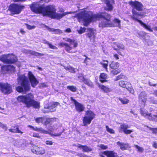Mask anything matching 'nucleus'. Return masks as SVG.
<instances>
[{
    "mask_svg": "<svg viewBox=\"0 0 157 157\" xmlns=\"http://www.w3.org/2000/svg\"><path fill=\"white\" fill-rule=\"evenodd\" d=\"M105 3L107 7V8L105 10L108 11H111L113 9V5L115 4V1L114 0H106L105 1Z\"/></svg>",
    "mask_w": 157,
    "mask_h": 157,
    "instance_id": "5701e85b",
    "label": "nucleus"
},
{
    "mask_svg": "<svg viewBox=\"0 0 157 157\" xmlns=\"http://www.w3.org/2000/svg\"><path fill=\"white\" fill-rule=\"evenodd\" d=\"M62 133V132H61L58 133H55L54 134L52 135V136H59L61 135Z\"/></svg>",
    "mask_w": 157,
    "mask_h": 157,
    "instance_id": "052dcab7",
    "label": "nucleus"
},
{
    "mask_svg": "<svg viewBox=\"0 0 157 157\" xmlns=\"http://www.w3.org/2000/svg\"><path fill=\"white\" fill-rule=\"evenodd\" d=\"M45 119L46 117L44 116L43 117H37L35 119V120L37 123H41L44 125Z\"/></svg>",
    "mask_w": 157,
    "mask_h": 157,
    "instance_id": "473e14b6",
    "label": "nucleus"
},
{
    "mask_svg": "<svg viewBox=\"0 0 157 157\" xmlns=\"http://www.w3.org/2000/svg\"><path fill=\"white\" fill-rule=\"evenodd\" d=\"M117 48L113 47L114 50H116L120 56H124L125 55V47L123 44H118L117 45Z\"/></svg>",
    "mask_w": 157,
    "mask_h": 157,
    "instance_id": "f3484780",
    "label": "nucleus"
},
{
    "mask_svg": "<svg viewBox=\"0 0 157 157\" xmlns=\"http://www.w3.org/2000/svg\"><path fill=\"white\" fill-rule=\"evenodd\" d=\"M25 8L24 5L18 3L11 4L8 7V10L10 12L11 15L19 14Z\"/></svg>",
    "mask_w": 157,
    "mask_h": 157,
    "instance_id": "423d86ee",
    "label": "nucleus"
},
{
    "mask_svg": "<svg viewBox=\"0 0 157 157\" xmlns=\"http://www.w3.org/2000/svg\"><path fill=\"white\" fill-rule=\"evenodd\" d=\"M67 88L73 92H75L77 91V88L76 86H67Z\"/></svg>",
    "mask_w": 157,
    "mask_h": 157,
    "instance_id": "58836bf2",
    "label": "nucleus"
},
{
    "mask_svg": "<svg viewBox=\"0 0 157 157\" xmlns=\"http://www.w3.org/2000/svg\"><path fill=\"white\" fill-rule=\"evenodd\" d=\"M13 128H10L9 131L10 132L12 133H17L22 134L23 132L21 131L19 128V126L17 124H15V126L13 127Z\"/></svg>",
    "mask_w": 157,
    "mask_h": 157,
    "instance_id": "cd10ccee",
    "label": "nucleus"
},
{
    "mask_svg": "<svg viewBox=\"0 0 157 157\" xmlns=\"http://www.w3.org/2000/svg\"><path fill=\"white\" fill-rule=\"evenodd\" d=\"M96 115L92 111L87 110L82 120L83 126H87L90 124L92 121L95 118Z\"/></svg>",
    "mask_w": 157,
    "mask_h": 157,
    "instance_id": "0eeeda50",
    "label": "nucleus"
},
{
    "mask_svg": "<svg viewBox=\"0 0 157 157\" xmlns=\"http://www.w3.org/2000/svg\"><path fill=\"white\" fill-rule=\"evenodd\" d=\"M118 99L122 104L124 105L127 104L129 102V100L127 99L125 97H124L123 98L119 97L118 98Z\"/></svg>",
    "mask_w": 157,
    "mask_h": 157,
    "instance_id": "c9c22d12",
    "label": "nucleus"
},
{
    "mask_svg": "<svg viewBox=\"0 0 157 157\" xmlns=\"http://www.w3.org/2000/svg\"><path fill=\"white\" fill-rule=\"evenodd\" d=\"M113 57L116 60H118L119 59L118 55L116 53L113 54Z\"/></svg>",
    "mask_w": 157,
    "mask_h": 157,
    "instance_id": "bf43d9fd",
    "label": "nucleus"
},
{
    "mask_svg": "<svg viewBox=\"0 0 157 157\" xmlns=\"http://www.w3.org/2000/svg\"><path fill=\"white\" fill-rule=\"evenodd\" d=\"M44 44H47L49 47V48L53 49H57V48L55 46L52 45L48 41H46L44 43Z\"/></svg>",
    "mask_w": 157,
    "mask_h": 157,
    "instance_id": "ea45409f",
    "label": "nucleus"
},
{
    "mask_svg": "<svg viewBox=\"0 0 157 157\" xmlns=\"http://www.w3.org/2000/svg\"><path fill=\"white\" fill-rule=\"evenodd\" d=\"M151 103L154 104H157V100H155L153 98L151 100Z\"/></svg>",
    "mask_w": 157,
    "mask_h": 157,
    "instance_id": "680f3d73",
    "label": "nucleus"
},
{
    "mask_svg": "<svg viewBox=\"0 0 157 157\" xmlns=\"http://www.w3.org/2000/svg\"><path fill=\"white\" fill-rule=\"evenodd\" d=\"M98 86L100 89L101 90L105 93H108L112 91V89L108 86H105L103 84H99Z\"/></svg>",
    "mask_w": 157,
    "mask_h": 157,
    "instance_id": "bb28decb",
    "label": "nucleus"
},
{
    "mask_svg": "<svg viewBox=\"0 0 157 157\" xmlns=\"http://www.w3.org/2000/svg\"><path fill=\"white\" fill-rule=\"evenodd\" d=\"M152 146L155 148H157V143L154 142L152 144Z\"/></svg>",
    "mask_w": 157,
    "mask_h": 157,
    "instance_id": "0e129e2a",
    "label": "nucleus"
},
{
    "mask_svg": "<svg viewBox=\"0 0 157 157\" xmlns=\"http://www.w3.org/2000/svg\"><path fill=\"white\" fill-rule=\"evenodd\" d=\"M66 70L68 71H69L72 72L74 71L75 69L71 66H69L64 67Z\"/></svg>",
    "mask_w": 157,
    "mask_h": 157,
    "instance_id": "a18cd8bd",
    "label": "nucleus"
},
{
    "mask_svg": "<svg viewBox=\"0 0 157 157\" xmlns=\"http://www.w3.org/2000/svg\"><path fill=\"white\" fill-rule=\"evenodd\" d=\"M0 127L4 129L5 131L7 130V127L6 125L3 124L1 122H0Z\"/></svg>",
    "mask_w": 157,
    "mask_h": 157,
    "instance_id": "de8ad7c7",
    "label": "nucleus"
},
{
    "mask_svg": "<svg viewBox=\"0 0 157 157\" xmlns=\"http://www.w3.org/2000/svg\"><path fill=\"white\" fill-rule=\"evenodd\" d=\"M124 75L122 74H121L120 75L117 76L114 79V81H117L121 79H123L124 78Z\"/></svg>",
    "mask_w": 157,
    "mask_h": 157,
    "instance_id": "79ce46f5",
    "label": "nucleus"
},
{
    "mask_svg": "<svg viewBox=\"0 0 157 157\" xmlns=\"http://www.w3.org/2000/svg\"><path fill=\"white\" fill-rule=\"evenodd\" d=\"M118 85L121 87L126 89L131 93H132L134 92L131 84L129 82L121 80L119 82Z\"/></svg>",
    "mask_w": 157,
    "mask_h": 157,
    "instance_id": "9b49d317",
    "label": "nucleus"
},
{
    "mask_svg": "<svg viewBox=\"0 0 157 157\" xmlns=\"http://www.w3.org/2000/svg\"><path fill=\"white\" fill-rule=\"evenodd\" d=\"M140 23L145 29L147 30L150 32L153 31V30L151 28L150 26L147 25L146 24L143 23L142 21H141Z\"/></svg>",
    "mask_w": 157,
    "mask_h": 157,
    "instance_id": "e433bc0d",
    "label": "nucleus"
},
{
    "mask_svg": "<svg viewBox=\"0 0 157 157\" xmlns=\"http://www.w3.org/2000/svg\"><path fill=\"white\" fill-rule=\"evenodd\" d=\"M129 128V126L128 124L125 123L122 124L118 129L119 132L120 133L123 132L126 135L129 134L133 132V130L128 129Z\"/></svg>",
    "mask_w": 157,
    "mask_h": 157,
    "instance_id": "ddd939ff",
    "label": "nucleus"
},
{
    "mask_svg": "<svg viewBox=\"0 0 157 157\" xmlns=\"http://www.w3.org/2000/svg\"><path fill=\"white\" fill-rule=\"evenodd\" d=\"M103 61L106 63H103L102 62H100V64L102 65L103 68H104L106 71H108V66L109 62L108 60H103Z\"/></svg>",
    "mask_w": 157,
    "mask_h": 157,
    "instance_id": "72a5a7b5",
    "label": "nucleus"
},
{
    "mask_svg": "<svg viewBox=\"0 0 157 157\" xmlns=\"http://www.w3.org/2000/svg\"><path fill=\"white\" fill-rule=\"evenodd\" d=\"M29 53L31 55H34L36 56H41L44 55V54L36 52H35L33 51H29Z\"/></svg>",
    "mask_w": 157,
    "mask_h": 157,
    "instance_id": "4c0bfd02",
    "label": "nucleus"
},
{
    "mask_svg": "<svg viewBox=\"0 0 157 157\" xmlns=\"http://www.w3.org/2000/svg\"><path fill=\"white\" fill-rule=\"evenodd\" d=\"M45 144L46 145H52L53 143L52 141L47 140L46 141Z\"/></svg>",
    "mask_w": 157,
    "mask_h": 157,
    "instance_id": "13d9d810",
    "label": "nucleus"
},
{
    "mask_svg": "<svg viewBox=\"0 0 157 157\" xmlns=\"http://www.w3.org/2000/svg\"><path fill=\"white\" fill-rule=\"evenodd\" d=\"M117 145L119 146L120 148L122 150H125L131 148V146L128 143H124L118 141L117 142Z\"/></svg>",
    "mask_w": 157,
    "mask_h": 157,
    "instance_id": "b1692460",
    "label": "nucleus"
},
{
    "mask_svg": "<svg viewBox=\"0 0 157 157\" xmlns=\"http://www.w3.org/2000/svg\"><path fill=\"white\" fill-rule=\"evenodd\" d=\"M111 16L110 14L105 12H101L97 14L90 13L88 12L84 11L78 14L77 18L79 22L82 21L83 25L87 26L92 21L96 20L103 19L99 24V27L102 28L105 27H114L115 25L111 22Z\"/></svg>",
    "mask_w": 157,
    "mask_h": 157,
    "instance_id": "f257e3e1",
    "label": "nucleus"
},
{
    "mask_svg": "<svg viewBox=\"0 0 157 157\" xmlns=\"http://www.w3.org/2000/svg\"><path fill=\"white\" fill-rule=\"evenodd\" d=\"M128 4L133 8L136 9L138 11H142L143 10V5L142 4L138 1H135L134 2L130 1Z\"/></svg>",
    "mask_w": 157,
    "mask_h": 157,
    "instance_id": "2eb2a0df",
    "label": "nucleus"
},
{
    "mask_svg": "<svg viewBox=\"0 0 157 157\" xmlns=\"http://www.w3.org/2000/svg\"><path fill=\"white\" fill-rule=\"evenodd\" d=\"M78 78L79 82H82L83 80H84V79L85 78L84 77L82 74H81L78 76Z\"/></svg>",
    "mask_w": 157,
    "mask_h": 157,
    "instance_id": "8fccbe9b",
    "label": "nucleus"
},
{
    "mask_svg": "<svg viewBox=\"0 0 157 157\" xmlns=\"http://www.w3.org/2000/svg\"><path fill=\"white\" fill-rule=\"evenodd\" d=\"M147 95L145 92L143 91L140 93L138 96V101L140 103L145 105L147 101Z\"/></svg>",
    "mask_w": 157,
    "mask_h": 157,
    "instance_id": "a211bd4d",
    "label": "nucleus"
},
{
    "mask_svg": "<svg viewBox=\"0 0 157 157\" xmlns=\"http://www.w3.org/2000/svg\"><path fill=\"white\" fill-rule=\"evenodd\" d=\"M147 117L150 120L153 121L154 119V118L152 117L151 113H147Z\"/></svg>",
    "mask_w": 157,
    "mask_h": 157,
    "instance_id": "603ef678",
    "label": "nucleus"
},
{
    "mask_svg": "<svg viewBox=\"0 0 157 157\" xmlns=\"http://www.w3.org/2000/svg\"><path fill=\"white\" fill-rule=\"evenodd\" d=\"M154 94L157 97V90H155L154 92Z\"/></svg>",
    "mask_w": 157,
    "mask_h": 157,
    "instance_id": "774afa93",
    "label": "nucleus"
},
{
    "mask_svg": "<svg viewBox=\"0 0 157 157\" xmlns=\"http://www.w3.org/2000/svg\"><path fill=\"white\" fill-rule=\"evenodd\" d=\"M86 30V28L80 27V29L78 30V32L79 34H81L84 33L85 32Z\"/></svg>",
    "mask_w": 157,
    "mask_h": 157,
    "instance_id": "49530a36",
    "label": "nucleus"
},
{
    "mask_svg": "<svg viewBox=\"0 0 157 157\" xmlns=\"http://www.w3.org/2000/svg\"><path fill=\"white\" fill-rule=\"evenodd\" d=\"M56 117L49 118L46 117L44 125H51L54 123L56 122Z\"/></svg>",
    "mask_w": 157,
    "mask_h": 157,
    "instance_id": "c85d7f7f",
    "label": "nucleus"
},
{
    "mask_svg": "<svg viewBox=\"0 0 157 157\" xmlns=\"http://www.w3.org/2000/svg\"><path fill=\"white\" fill-rule=\"evenodd\" d=\"M28 76L32 86L35 87L39 83V81L31 71L28 72Z\"/></svg>",
    "mask_w": 157,
    "mask_h": 157,
    "instance_id": "4468645a",
    "label": "nucleus"
},
{
    "mask_svg": "<svg viewBox=\"0 0 157 157\" xmlns=\"http://www.w3.org/2000/svg\"><path fill=\"white\" fill-rule=\"evenodd\" d=\"M148 113L147 112H145L143 110L141 109H140V113L142 116L144 117H147V113Z\"/></svg>",
    "mask_w": 157,
    "mask_h": 157,
    "instance_id": "5fc2aeb1",
    "label": "nucleus"
},
{
    "mask_svg": "<svg viewBox=\"0 0 157 157\" xmlns=\"http://www.w3.org/2000/svg\"><path fill=\"white\" fill-rule=\"evenodd\" d=\"M113 21L115 24H117V26L120 28L121 27V21L119 19L115 18L113 20Z\"/></svg>",
    "mask_w": 157,
    "mask_h": 157,
    "instance_id": "a19ab883",
    "label": "nucleus"
},
{
    "mask_svg": "<svg viewBox=\"0 0 157 157\" xmlns=\"http://www.w3.org/2000/svg\"><path fill=\"white\" fill-rule=\"evenodd\" d=\"M18 61L17 57L13 54H8L7 64H12L16 63Z\"/></svg>",
    "mask_w": 157,
    "mask_h": 157,
    "instance_id": "aec40b11",
    "label": "nucleus"
},
{
    "mask_svg": "<svg viewBox=\"0 0 157 157\" xmlns=\"http://www.w3.org/2000/svg\"><path fill=\"white\" fill-rule=\"evenodd\" d=\"M27 0H13L14 2H23L26 1Z\"/></svg>",
    "mask_w": 157,
    "mask_h": 157,
    "instance_id": "e2e57ef3",
    "label": "nucleus"
},
{
    "mask_svg": "<svg viewBox=\"0 0 157 157\" xmlns=\"http://www.w3.org/2000/svg\"><path fill=\"white\" fill-rule=\"evenodd\" d=\"M88 32L86 34L87 37L91 41L92 40L94 41L95 40V36L93 29L89 28L87 29Z\"/></svg>",
    "mask_w": 157,
    "mask_h": 157,
    "instance_id": "412c9836",
    "label": "nucleus"
},
{
    "mask_svg": "<svg viewBox=\"0 0 157 157\" xmlns=\"http://www.w3.org/2000/svg\"><path fill=\"white\" fill-rule=\"evenodd\" d=\"M77 147L78 148L82 149L83 152H89L92 151V149L90 147L86 145H82L80 144H78Z\"/></svg>",
    "mask_w": 157,
    "mask_h": 157,
    "instance_id": "c756f323",
    "label": "nucleus"
},
{
    "mask_svg": "<svg viewBox=\"0 0 157 157\" xmlns=\"http://www.w3.org/2000/svg\"><path fill=\"white\" fill-rule=\"evenodd\" d=\"M134 147L137 149V151L141 153H142L144 151V148L140 147L137 145H135Z\"/></svg>",
    "mask_w": 157,
    "mask_h": 157,
    "instance_id": "c03bdc74",
    "label": "nucleus"
},
{
    "mask_svg": "<svg viewBox=\"0 0 157 157\" xmlns=\"http://www.w3.org/2000/svg\"><path fill=\"white\" fill-rule=\"evenodd\" d=\"M82 82H83L86 85L89 86L91 87H93V83L89 79L85 78L84 80H83Z\"/></svg>",
    "mask_w": 157,
    "mask_h": 157,
    "instance_id": "2f4dec72",
    "label": "nucleus"
},
{
    "mask_svg": "<svg viewBox=\"0 0 157 157\" xmlns=\"http://www.w3.org/2000/svg\"><path fill=\"white\" fill-rule=\"evenodd\" d=\"M149 129L152 131V132L154 134H156L157 133V128H148Z\"/></svg>",
    "mask_w": 157,
    "mask_h": 157,
    "instance_id": "09e8293b",
    "label": "nucleus"
},
{
    "mask_svg": "<svg viewBox=\"0 0 157 157\" xmlns=\"http://www.w3.org/2000/svg\"><path fill=\"white\" fill-rule=\"evenodd\" d=\"M65 41L70 43L71 44H73V47L71 46V45L67 43L61 42L58 45L60 47H64L65 50L67 52L69 53H75L76 51H73L72 49L73 48H75L78 46V43L77 41L75 40H72L70 38H67L65 40Z\"/></svg>",
    "mask_w": 157,
    "mask_h": 157,
    "instance_id": "39448f33",
    "label": "nucleus"
},
{
    "mask_svg": "<svg viewBox=\"0 0 157 157\" xmlns=\"http://www.w3.org/2000/svg\"><path fill=\"white\" fill-rule=\"evenodd\" d=\"M109 78L108 75L105 73H101L99 76V81L102 83L107 82Z\"/></svg>",
    "mask_w": 157,
    "mask_h": 157,
    "instance_id": "a878e982",
    "label": "nucleus"
},
{
    "mask_svg": "<svg viewBox=\"0 0 157 157\" xmlns=\"http://www.w3.org/2000/svg\"><path fill=\"white\" fill-rule=\"evenodd\" d=\"M20 31L22 35H24L26 33L22 29H21Z\"/></svg>",
    "mask_w": 157,
    "mask_h": 157,
    "instance_id": "69168bd1",
    "label": "nucleus"
},
{
    "mask_svg": "<svg viewBox=\"0 0 157 157\" xmlns=\"http://www.w3.org/2000/svg\"><path fill=\"white\" fill-rule=\"evenodd\" d=\"M119 63L117 62L112 61L109 64V67L111 70V73L114 75H117L121 72V70L118 69Z\"/></svg>",
    "mask_w": 157,
    "mask_h": 157,
    "instance_id": "9d476101",
    "label": "nucleus"
},
{
    "mask_svg": "<svg viewBox=\"0 0 157 157\" xmlns=\"http://www.w3.org/2000/svg\"><path fill=\"white\" fill-rule=\"evenodd\" d=\"M71 101L74 103L76 111L78 113H81L84 111L85 107L84 105L77 101L72 97L71 98Z\"/></svg>",
    "mask_w": 157,
    "mask_h": 157,
    "instance_id": "f8f14e48",
    "label": "nucleus"
},
{
    "mask_svg": "<svg viewBox=\"0 0 157 157\" xmlns=\"http://www.w3.org/2000/svg\"><path fill=\"white\" fill-rule=\"evenodd\" d=\"M59 105L60 103L59 102H53L51 105H48L47 107L46 108L50 110L47 113H48L49 112H53L56 111V109H54Z\"/></svg>",
    "mask_w": 157,
    "mask_h": 157,
    "instance_id": "393cba45",
    "label": "nucleus"
},
{
    "mask_svg": "<svg viewBox=\"0 0 157 157\" xmlns=\"http://www.w3.org/2000/svg\"><path fill=\"white\" fill-rule=\"evenodd\" d=\"M53 31L55 32L56 34H60L63 33L62 31L59 29H53Z\"/></svg>",
    "mask_w": 157,
    "mask_h": 157,
    "instance_id": "3c124183",
    "label": "nucleus"
},
{
    "mask_svg": "<svg viewBox=\"0 0 157 157\" xmlns=\"http://www.w3.org/2000/svg\"><path fill=\"white\" fill-rule=\"evenodd\" d=\"M105 128L107 131L111 134H114L115 131L113 129L109 128L107 125L105 126Z\"/></svg>",
    "mask_w": 157,
    "mask_h": 157,
    "instance_id": "37998d69",
    "label": "nucleus"
},
{
    "mask_svg": "<svg viewBox=\"0 0 157 157\" xmlns=\"http://www.w3.org/2000/svg\"><path fill=\"white\" fill-rule=\"evenodd\" d=\"M25 25L26 26L27 29L29 30H31L35 28V26L34 25L31 26L27 24H25Z\"/></svg>",
    "mask_w": 157,
    "mask_h": 157,
    "instance_id": "864d4df0",
    "label": "nucleus"
},
{
    "mask_svg": "<svg viewBox=\"0 0 157 157\" xmlns=\"http://www.w3.org/2000/svg\"><path fill=\"white\" fill-rule=\"evenodd\" d=\"M18 79L21 81V86L16 87V90L19 93L24 94L30 91L31 87L26 76L23 75L19 76Z\"/></svg>",
    "mask_w": 157,
    "mask_h": 157,
    "instance_id": "20e7f679",
    "label": "nucleus"
},
{
    "mask_svg": "<svg viewBox=\"0 0 157 157\" xmlns=\"http://www.w3.org/2000/svg\"><path fill=\"white\" fill-rule=\"evenodd\" d=\"M56 9L53 5H48L44 6L43 15L44 16H47L51 19L59 20L65 16L71 13V12L64 13H57Z\"/></svg>",
    "mask_w": 157,
    "mask_h": 157,
    "instance_id": "7ed1b4c3",
    "label": "nucleus"
},
{
    "mask_svg": "<svg viewBox=\"0 0 157 157\" xmlns=\"http://www.w3.org/2000/svg\"><path fill=\"white\" fill-rule=\"evenodd\" d=\"M65 31L66 32L69 33L71 32V30L70 28H68L66 29Z\"/></svg>",
    "mask_w": 157,
    "mask_h": 157,
    "instance_id": "338daca9",
    "label": "nucleus"
},
{
    "mask_svg": "<svg viewBox=\"0 0 157 157\" xmlns=\"http://www.w3.org/2000/svg\"><path fill=\"white\" fill-rule=\"evenodd\" d=\"M31 150L32 152L38 155H42L45 153V150L44 148L37 146L33 147Z\"/></svg>",
    "mask_w": 157,
    "mask_h": 157,
    "instance_id": "dca6fc26",
    "label": "nucleus"
},
{
    "mask_svg": "<svg viewBox=\"0 0 157 157\" xmlns=\"http://www.w3.org/2000/svg\"><path fill=\"white\" fill-rule=\"evenodd\" d=\"M0 90L4 95H8L13 92L12 85L8 82H0Z\"/></svg>",
    "mask_w": 157,
    "mask_h": 157,
    "instance_id": "6e6552de",
    "label": "nucleus"
},
{
    "mask_svg": "<svg viewBox=\"0 0 157 157\" xmlns=\"http://www.w3.org/2000/svg\"><path fill=\"white\" fill-rule=\"evenodd\" d=\"M132 15L131 17V18L133 20L140 23L142 21L139 19V16H141L142 15L140 14L138 12H137L135 10H132Z\"/></svg>",
    "mask_w": 157,
    "mask_h": 157,
    "instance_id": "4be33fe9",
    "label": "nucleus"
},
{
    "mask_svg": "<svg viewBox=\"0 0 157 157\" xmlns=\"http://www.w3.org/2000/svg\"><path fill=\"white\" fill-rule=\"evenodd\" d=\"M29 127L35 131H39L40 132L44 134H47L48 133V131L43 129L41 128H38L36 127H34L30 125L29 126Z\"/></svg>",
    "mask_w": 157,
    "mask_h": 157,
    "instance_id": "7c9ffc66",
    "label": "nucleus"
},
{
    "mask_svg": "<svg viewBox=\"0 0 157 157\" xmlns=\"http://www.w3.org/2000/svg\"><path fill=\"white\" fill-rule=\"evenodd\" d=\"M100 147L102 149H106L108 148L107 146L103 144H101L100 146Z\"/></svg>",
    "mask_w": 157,
    "mask_h": 157,
    "instance_id": "6e6d98bb",
    "label": "nucleus"
},
{
    "mask_svg": "<svg viewBox=\"0 0 157 157\" xmlns=\"http://www.w3.org/2000/svg\"><path fill=\"white\" fill-rule=\"evenodd\" d=\"M30 7L31 10L35 13L43 14L44 8L43 5H40L37 2H34L31 4Z\"/></svg>",
    "mask_w": 157,
    "mask_h": 157,
    "instance_id": "1a4fd4ad",
    "label": "nucleus"
},
{
    "mask_svg": "<svg viewBox=\"0 0 157 157\" xmlns=\"http://www.w3.org/2000/svg\"><path fill=\"white\" fill-rule=\"evenodd\" d=\"M33 136V137L38 138H40V136L39 135V134L37 133H34Z\"/></svg>",
    "mask_w": 157,
    "mask_h": 157,
    "instance_id": "4d7b16f0",
    "label": "nucleus"
},
{
    "mask_svg": "<svg viewBox=\"0 0 157 157\" xmlns=\"http://www.w3.org/2000/svg\"><path fill=\"white\" fill-rule=\"evenodd\" d=\"M17 100L18 102L22 103L27 108L32 107L35 109H39L40 107V102L34 100V95L31 93L19 96Z\"/></svg>",
    "mask_w": 157,
    "mask_h": 157,
    "instance_id": "f03ea898",
    "label": "nucleus"
},
{
    "mask_svg": "<svg viewBox=\"0 0 157 157\" xmlns=\"http://www.w3.org/2000/svg\"><path fill=\"white\" fill-rule=\"evenodd\" d=\"M15 67L13 65H2L1 67V71L4 73L10 71H15Z\"/></svg>",
    "mask_w": 157,
    "mask_h": 157,
    "instance_id": "6ab92c4d",
    "label": "nucleus"
},
{
    "mask_svg": "<svg viewBox=\"0 0 157 157\" xmlns=\"http://www.w3.org/2000/svg\"><path fill=\"white\" fill-rule=\"evenodd\" d=\"M8 54H4L2 55L0 57V61L3 63H7V62Z\"/></svg>",
    "mask_w": 157,
    "mask_h": 157,
    "instance_id": "f704fd0d",
    "label": "nucleus"
}]
</instances>
